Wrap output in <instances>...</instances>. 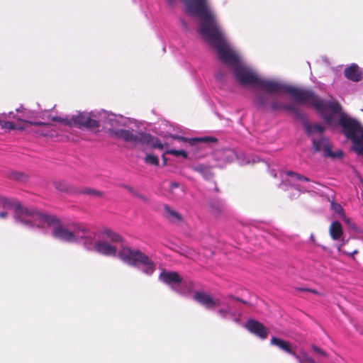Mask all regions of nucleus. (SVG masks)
<instances>
[{"mask_svg": "<svg viewBox=\"0 0 363 363\" xmlns=\"http://www.w3.org/2000/svg\"><path fill=\"white\" fill-rule=\"evenodd\" d=\"M132 195L135 197L140 199L141 201H143L145 203L149 202L148 198L136 189H135V191H133Z\"/></svg>", "mask_w": 363, "mask_h": 363, "instance_id": "ea45409f", "label": "nucleus"}, {"mask_svg": "<svg viewBox=\"0 0 363 363\" xmlns=\"http://www.w3.org/2000/svg\"><path fill=\"white\" fill-rule=\"evenodd\" d=\"M283 109L287 111H291L295 114L299 118H303V114L299 111L298 108H296L294 105L292 104H286L283 106Z\"/></svg>", "mask_w": 363, "mask_h": 363, "instance_id": "7c9ffc66", "label": "nucleus"}, {"mask_svg": "<svg viewBox=\"0 0 363 363\" xmlns=\"http://www.w3.org/2000/svg\"><path fill=\"white\" fill-rule=\"evenodd\" d=\"M313 149L315 152L323 151L325 155H330V144L327 138L320 137L318 139H313Z\"/></svg>", "mask_w": 363, "mask_h": 363, "instance_id": "a211bd4d", "label": "nucleus"}, {"mask_svg": "<svg viewBox=\"0 0 363 363\" xmlns=\"http://www.w3.org/2000/svg\"><path fill=\"white\" fill-rule=\"evenodd\" d=\"M174 139L178 140L179 141H186L187 139L182 136H174Z\"/></svg>", "mask_w": 363, "mask_h": 363, "instance_id": "8fccbe9b", "label": "nucleus"}, {"mask_svg": "<svg viewBox=\"0 0 363 363\" xmlns=\"http://www.w3.org/2000/svg\"><path fill=\"white\" fill-rule=\"evenodd\" d=\"M295 189H298V190H300V189H299V186H296L295 187Z\"/></svg>", "mask_w": 363, "mask_h": 363, "instance_id": "bf43d9fd", "label": "nucleus"}, {"mask_svg": "<svg viewBox=\"0 0 363 363\" xmlns=\"http://www.w3.org/2000/svg\"><path fill=\"white\" fill-rule=\"evenodd\" d=\"M234 300H235V301H240V302H241V303H244V304H245V305H250V303H249V302H247V301H245V300H243V299H242V298H238V297H237V298H234Z\"/></svg>", "mask_w": 363, "mask_h": 363, "instance_id": "de8ad7c7", "label": "nucleus"}, {"mask_svg": "<svg viewBox=\"0 0 363 363\" xmlns=\"http://www.w3.org/2000/svg\"><path fill=\"white\" fill-rule=\"evenodd\" d=\"M55 188L59 191H65L67 190V186L65 182H55Z\"/></svg>", "mask_w": 363, "mask_h": 363, "instance_id": "c03bdc74", "label": "nucleus"}, {"mask_svg": "<svg viewBox=\"0 0 363 363\" xmlns=\"http://www.w3.org/2000/svg\"><path fill=\"white\" fill-rule=\"evenodd\" d=\"M216 77L217 78V79L218 80H222L223 79V74L220 73V72H217L216 74Z\"/></svg>", "mask_w": 363, "mask_h": 363, "instance_id": "603ef678", "label": "nucleus"}, {"mask_svg": "<svg viewBox=\"0 0 363 363\" xmlns=\"http://www.w3.org/2000/svg\"><path fill=\"white\" fill-rule=\"evenodd\" d=\"M165 154L172 155L175 157L182 156L184 158H186L188 156L187 152L184 150H167L165 152Z\"/></svg>", "mask_w": 363, "mask_h": 363, "instance_id": "4c0bfd02", "label": "nucleus"}, {"mask_svg": "<svg viewBox=\"0 0 363 363\" xmlns=\"http://www.w3.org/2000/svg\"><path fill=\"white\" fill-rule=\"evenodd\" d=\"M268 99L267 96L259 94L255 99V103L258 108H264L267 104Z\"/></svg>", "mask_w": 363, "mask_h": 363, "instance_id": "473e14b6", "label": "nucleus"}, {"mask_svg": "<svg viewBox=\"0 0 363 363\" xmlns=\"http://www.w3.org/2000/svg\"><path fill=\"white\" fill-rule=\"evenodd\" d=\"M179 186V184L177 182H172L171 183V187L172 188H177Z\"/></svg>", "mask_w": 363, "mask_h": 363, "instance_id": "864d4df0", "label": "nucleus"}, {"mask_svg": "<svg viewBox=\"0 0 363 363\" xmlns=\"http://www.w3.org/2000/svg\"><path fill=\"white\" fill-rule=\"evenodd\" d=\"M286 93L299 104L311 105L318 112L323 115V119L328 123L333 121V116L325 114L326 110L334 113H341L342 106L337 101H325L318 97L312 90L288 85Z\"/></svg>", "mask_w": 363, "mask_h": 363, "instance_id": "7ed1b4c3", "label": "nucleus"}, {"mask_svg": "<svg viewBox=\"0 0 363 363\" xmlns=\"http://www.w3.org/2000/svg\"><path fill=\"white\" fill-rule=\"evenodd\" d=\"M228 297L231 299H233L234 300V298H236L235 296H233V295H229Z\"/></svg>", "mask_w": 363, "mask_h": 363, "instance_id": "13d9d810", "label": "nucleus"}, {"mask_svg": "<svg viewBox=\"0 0 363 363\" xmlns=\"http://www.w3.org/2000/svg\"><path fill=\"white\" fill-rule=\"evenodd\" d=\"M270 344L277 346L281 350L292 356L295 355V351L293 350L291 344L288 341L279 337H272L270 340Z\"/></svg>", "mask_w": 363, "mask_h": 363, "instance_id": "6ab92c4d", "label": "nucleus"}, {"mask_svg": "<svg viewBox=\"0 0 363 363\" xmlns=\"http://www.w3.org/2000/svg\"><path fill=\"white\" fill-rule=\"evenodd\" d=\"M256 86L264 89L268 94H276L280 92L286 93V89L288 87V85L260 77Z\"/></svg>", "mask_w": 363, "mask_h": 363, "instance_id": "9d476101", "label": "nucleus"}, {"mask_svg": "<svg viewBox=\"0 0 363 363\" xmlns=\"http://www.w3.org/2000/svg\"><path fill=\"white\" fill-rule=\"evenodd\" d=\"M52 120L53 121L59 122V123H63V124H65L66 125H68V126L71 127L70 118L69 117L62 118V117H60V116H55V117L52 118Z\"/></svg>", "mask_w": 363, "mask_h": 363, "instance_id": "58836bf2", "label": "nucleus"}, {"mask_svg": "<svg viewBox=\"0 0 363 363\" xmlns=\"http://www.w3.org/2000/svg\"><path fill=\"white\" fill-rule=\"evenodd\" d=\"M121 186L123 188L125 189L126 190H128L131 194L135 191V189H133V187H131V186H130L128 185H126V184H123V185H121Z\"/></svg>", "mask_w": 363, "mask_h": 363, "instance_id": "49530a36", "label": "nucleus"}, {"mask_svg": "<svg viewBox=\"0 0 363 363\" xmlns=\"http://www.w3.org/2000/svg\"><path fill=\"white\" fill-rule=\"evenodd\" d=\"M286 174L289 177H294L296 180L310 182V179L308 177L293 171H287Z\"/></svg>", "mask_w": 363, "mask_h": 363, "instance_id": "e433bc0d", "label": "nucleus"}, {"mask_svg": "<svg viewBox=\"0 0 363 363\" xmlns=\"http://www.w3.org/2000/svg\"><path fill=\"white\" fill-rule=\"evenodd\" d=\"M325 156L332 158H341L343 156V152L341 150L333 152L330 147V155H325Z\"/></svg>", "mask_w": 363, "mask_h": 363, "instance_id": "37998d69", "label": "nucleus"}, {"mask_svg": "<svg viewBox=\"0 0 363 363\" xmlns=\"http://www.w3.org/2000/svg\"><path fill=\"white\" fill-rule=\"evenodd\" d=\"M245 328L249 332L257 335L262 340H264L267 337V329L262 323L257 320H248L245 323Z\"/></svg>", "mask_w": 363, "mask_h": 363, "instance_id": "f8f14e48", "label": "nucleus"}, {"mask_svg": "<svg viewBox=\"0 0 363 363\" xmlns=\"http://www.w3.org/2000/svg\"><path fill=\"white\" fill-rule=\"evenodd\" d=\"M9 178L16 182H26L28 176L21 172L12 171L8 175Z\"/></svg>", "mask_w": 363, "mask_h": 363, "instance_id": "bb28decb", "label": "nucleus"}, {"mask_svg": "<svg viewBox=\"0 0 363 363\" xmlns=\"http://www.w3.org/2000/svg\"><path fill=\"white\" fill-rule=\"evenodd\" d=\"M109 135L116 139L122 140L127 143L139 144L141 141H146L149 136L143 135V132H134L125 129H109Z\"/></svg>", "mask_w": 363, "mask_h": 363, "instance_id": "0eeeda50", "label": "nucleus"}, {"mask_svg": "<svg viewBox=\"0 0 363 363\" xmlns=\"http://www.w3.org/2000/svg\"><path fill=\"white\" fill-rule=\"evenodd\" d=\"M164 217L170 223L179 225L184 220L183 216L177 211L173 210L168 205L163 206Z\"/></svg>", "mask_w": 363, "mask_h": 363, "instance_id": "f3484780", "label": "nucleus"}, {"mask_svg": "<svg viewBox=\"0 0 363 363\" xmlns=\"http://www.w3.org/2000/svg\"><path fill=\"white\" fill-rule=\"evenodd\" d=\"M342 252L344 255H346L348 257H350L353 260H355V255L358 254L359 252V251L358 249H354V250H342Z\"/></svg>", "mask_w": 363, "mask_h": 363, "instance_id": "a19ab883", "label": "nucleus"}, {"mask_svg": "<svg viewBox=\"0 0 363 363\" xmlns=\"http://www.w3.org/2000/svg\"><path fill=\"white\" fill-rule=\"evenodd\" d=\"M208 210L213 216H220L225 211V204L219 199H211L208 203Z\"/></svg>", "mask_w": 363, "mask_h": 363, "instance_id": "dca6fc26", "label": "nucleus"}, {"mask_svg": "<svg viewBox=\"0 0 363 363\" xmlns=\"http://www.w3.org/2000/svg\"><path fill=\"white\" fill-rule=\"evenodd\" d=\"M0 126L2 128L9 129V130L23 129L22 127L18 126L13 122L5 121L3 120H0Z\"/></svg>", "mask_w": 363, "mask_h": 363, "instance_id": "f704fd0d", "label": "nucleus"}, {"mask_svg": "<svg viewBox=\"0 0 363 363\" xmlns=\"http://www.w3.org/2000/svg\"><path fill=\"white\" fill-rule=\"evenodd\" d=\"M0 206L11 208L16 222L24 225L40 226L44 223L53 225L60 223L55 216L43 213L33 208L25 207L15 199L0 196Z\"/></svg>", "mask_w": 363, "mask_h": 363, "instance_id": "f03ea898", "label": "nucleus"}, {"mask_svg": "<svg viewBox=\"0 0 363 363\" xmlns=\"http://www.w3.org/2000/svg\"><path fill=\"white\" fill-rule=\"evenodd\" d=\"M162 165L165 166L167 164V159L165 157V153L162 155Z\"/></svg>", "mask_w": 363, "mask_h": 363, "instance_id": "3c124183", "label": "nucleus"}, {"mask_svg": "<svg viewBox=\"0 0 363 363\" xmlns=\"http://www.w3.org/2000/svg\"><path fill=\"white\" fill-rule=\"evenodd\" d=\"M339 124L345 136L352 140L353 150L363 156V128L359 123L341 113Z\"/></svg>", "mask_w": 363, "mask_h": 363, "instance_id": "20e7f679", "label": "nucleus"}, {"mask_svg": "<svg viewBox=\"0 0 363 363\" xmlns=\"http://www.w3.org/2000/svg\"><path fill=\"white\" fill-rule=\"evenodd\" d=\"M71 126L77 128H86L88 129H94L99 128L100 123L98 121L92 119L89 114L85 113H79L70 117Z\"/></svg>", "mask_w": 363, "mask_h": 363, "instance_id": "1a4fd4ad", "label": "nucleus"}, {"mask_svg": "<svg viewBox=\"0 0 363 363\" xmlns=\"http://www.w3.org/2000/svg\"><path fill=\"white\" fill-rule=\"evenodd\" d=\"M9 118H11L13 119H16L17 121H23L26 123H28V124H30V125H35V126H40V125H46L47 123H43V122H32L30 121H28L26 120L25 118H26V116L24 114L23 115H17V114H14L13 112H10L9 113Z\"/></svg>", "mask_w": 363, "mask_h": 363, "instance_id": "393cba45", "label": "nucleus"}, {"mask_svg": "<svg viewBox=\"0 0 363 363\" xmlns=\"http://www.w3.org/2000/svg\"><path fill=\"white\" fill-rule=\"evenodd\" d=\"M294 358H296L299 363H315V360L309 357L306 352H302L301 355H298L295 352V355H294Z\"/></svg>", "mask_w": 363, "mask_h": 363, "instance_id": "c756f323", "label": "nucleus"}, {"mask_svg": "<svg viewBox=\"0 0 363 363\" xmlns=\"http://www.w3.org/2000/svg\"><path fill=\"white\" fill-rule=\"evenodd\" d=\"M196 142L217 143L218 142V139L216 138H215V137H211V136H207V137L190 139V143L191 145L194 144Z\"/></svg>", "mask_w": 363, "mask_h": 363, "instance_id": "72a5a7b5", "label": "nucleus"}, {"mask_svg": "<svg viewBox=\"0 0 363 363\" xmlns=\"http://www.w3.org/2000/svg\"><path fill=\"white\" fill-rule=\"evenodd\" d=\"M175 0H168V2L170 4H173L174 3Z\"/></svg>", "mask_w": 363, "mask_h": 363, "instance_id": "4d7b16f0", "label": "nucleus"}, {"mask_svg": "<svg viewBox=\"0 0 363 363\" xmlns=\"http://www.w3.org/2000/svg\"><path fill=\"white\" fill-rule=\"evenodd\" d=\"M232 72L235 79L242 86H256L259 77L250 68L241 64V62L233 67Z\"/></svg>", "mask_w": 363, "mask_h": 363, "instance_id": "423d86ee", "label": "nucleus"}, {"mask_svg": "<svg viewBox=\"0 0 363 363\" xmlns=\"http://www.w3.org/2000/svg\"><path fill=\"white\" fill-rule=\"evenodd\" d=\"M52 235L55 238L61 241L74 242L75 235L73 234V230L70 231L60 224L54 228Z\"/></svg>", "mask_w": 363, "mask_h": 363, "instance_id": "ddd939ff", "label": "nucleus"}, {"mask_svg": "<svg viewBox=\"0 0 363 363\" xmlns=\"http://www.w3.org/2000/svg\"><path fill=\"white\" fill-rule=\"evenodd\" d=\"M144 161L147 164L155 166H158L160 164L158 157L151 154L146 155Z\"/></svg>", "mask_w": 363, "mask_h": 363, "instance_id": "c9c22d12", "label": "nucleus"}, {"mask_svg": "<svg viewBox=\"0 0 363 363\" xmlns=\"http://www.w3.org/2000/svg\"><path fill=\"white\" fill-rule=\"evenodd\" d=\"M74 237V242L79 240H84V245L88 249H91L93 240L95 238L96 233L91 231L87 226L84 225H78L74 226L73 229Z\"/></svg>", "mask_w": 363, "mask_h": 363, "instance_id": "6e6552de", "label": "nucleus"}, {"mask_svg": "<svg viewBox=\"0 0 363 363\" xmlns=\"http://www.w3.org/2000/svg\"><path fill=\"white\" fill-rule=\"evenodd\" d=\"M344 75L347 79L357 82L362 79L363 72L357 65L352 64L345 69Z\"/></svg>", "mask_w": 363, "mask_h": 363, "instance_id": "2eb2a0df", "label": "nucleus"}, {"mask_svg": "<svg viewBox=\"0 0 363 363\" xmlns=\"http://www.w3.org/2000/svg\"><path fill=\"white\" fill-rule=\"evenodd\" d=\"M311 348H312L313 351L314 352H315L317 354L324 357H328V354L325 351H323L321 348H320L319 347H318L315 345H313L311 346Z\"/></svg>", "mask_w": 363, "mask_h": 363, "instance_id": "79ce46f5", "label": "nucleus"}, {"mask_svg": "<svg viewBox=\"0 0 363 363\" xmlns=\"http://www.w3.org/2000/svg\"><path fill=\"white\" fill-rule=\"evenodd\" d=\"M79 193L82 194H88L94 197L101 198L104 196V193L103 191H99L97 189H91V188H84L79 191Z\"/></svg>", "mask_w": 363, "mask_h": 363, "instance_id": "cd10ccee", "label": "nucleus"}, {"mask_svg": "<svg viewBox=\"0 0 363 363\" xmlns=\"http://www.w3.org/2000/svg\"><path fill=\"white\" fill-rule=\"evenodd\" d=\"M143 135H147L149 137L147 138L146 141H141L140 144L150 145L153 148H158L160 150H162L164 148V145L162 144L161 141L158 138H155L150 134L145 133H143Z\"/></svg>", "mask_w": 363, "mask_h": 363, "instance_id": "4be33fe9", "label": "nucleus"}, {"mask_svg": "<svg viewBox=\"0 0 363 363\" xmlns=\"http://www.w3.org/2000/svg\"><path fill=\"white\" fill-rule=\"evenodd\" d=\"M305 290L311 291V292L314 293V294H317V291L315 290H313V289H305Z\"/></svg>", "mask_w": 363, "mask_h": 363, "instance_id": "5fc2aeb1", "label": "nucleus"}, {"mask_svg": "<svg viewBox=\"0 0 363 363\" xmlns=\"http://www.w3.org/2000/svg\"><path fill=\"white\" fill-rule=\"evenodd\" d=\"M8 216V213L6 211H2L0 213V218L5 219Z\"/></svg>", "mask_w": 363, "mask_h": 363, "instance_id": "09e8293b", "label": "nucleus"}, {"mask_svg": "<svg viewBox=\"0 0 363 363\" xmlns=\"http://www.w3.org/2000/svg\"><path fill=\"white\" fill-rule=\"evenodd\" d=\"M361 255H362V259L363 260V242H362V247L360 249Z\"/></svg>", "mask_w": 363, "mask_h": 363, "instance_id": "6e6d98bb", "label": "nucleus"}, {"mask_svg": "<svg viewBox=\"0 0 363 363\" xmlns=\"http://www.w3.org/2000/svg\"><path fill=\"white\" fill-rule=\"evenodd\" d=\"M193 298L207 309H213L219 305L218 300H214L210 294L201 291H195Z\"/></svg>", "mask_w": 363, "mask_h": 363, "instance_id": "9b49d317", "label": "nucleus"}, {"mask_svg": "<svg viewBox=\"0 0 363 363\" xmlns=\"http://www.w3.org/2000/svg\"><path fill=\"white\" fill-rule=\"evenodd\" d=\"M331 208L334 211V212L337 215V217L339 218H345V213L342 208V206L336 202L332 201L331 203Z\"/></svg>", "mask_w": 363, "mask_h": 363, "instance_id": "c85d7f7f", "label": "nucleus"}, {"mask_svg": "<svg viewBox=\"0 0 363 363\" xmlns=\"http://www.w3.org/2000/svg\"><path fill=\"white\" fill-rule=\"evenodd\" d=\"M194 169L200 173L206 179H211L213 177V174L211 171L210 167L203 164H199L195 167Z\"/></svg>", "mask_w": 363, "mask_h": 363, "instance_id": "5701e85b", "label": "nucleus"}, {"mask_svg": "<svg viewBox=\"0 0 363 363\" xmlns=\"http://www.w3.org/2000/svg\"><path fill=\"white\" fill-rule=\"evenodd\" d=\"M104 235L113 242H122L123 241L122 236L111 229H105Z\"/></svg>", "mask_w": 363, "mask_h": 363, "instance_id": "a878e982", "label": "nucleus"}, {"mask_svg": "<svg viewBox=\"0 0 363 363\" xmlns=\"http://www.w3.org/2000/svg\"><path fill=\"white\" fill-rule=\"evenodd\" d=\"M284 104H281L277 101H273L270 106V108L272 111H275L279 109H283Z\"/></svg>", "mask_w": 363, "mask_h": 363, "instance_id": "a18cd8bd", "label": "nucleus"}, {"mask_svg": "<svg viewBox=\"0 0 363 363\" xmlns=\"http://www.w3.org/2000/svg\"><path fill=\"white\" fill-rule=\"evenodd\" d=\"M118 256L123 262L130 266L142 265L143 267V272L147 274H152L155 271L153 262L140 250H133L129 247H122Z\"/></svg>", "mask_w": 363, "mask_h": 363, "instance_id": "39448f33", "label": "nucleus"}, {"mask_svg": "<svg viewBox=\"0 0 363 363\" xmlns=\"http://www.w3.org/2000/svg\"><path fill=\"white\" fill-rule=\"evenodd\" d=\"M330 237L335 240H339L342 235V225L339 221H333L329 227Z\"/></svg>", "mask_w": 363, "mask_h": 363, "instance_id": "412c9836", "label": "nucleus"}, {"mask_svg": "<svg viewBox=\"0 0 363 363\" xmlns=\"http://www.w3.org/2000/svg\"><path fill=\"white\" fill-rule=\"evenodd\" d=\"M16 111H17V112H20V109L19 108H17Z\"/></svg>", "mask_w": 363, "mask_h": 363, "instance_id": "052dcab7", "label": "nucleus"}, {"mask_svg": "<svg viewBox=\"0 0 363 363\" xmlns=\"http://www.w3.org/2000/svg\"><path fill=\"white\" fill-rule=\"evenodd\" d=\"M160 277L167 284H179L182 281V277L177 272H163L161 273Z\"/></svg>", "mask_w": 363, "mask_h": 363, "instance_id": "aec40b11", "label": "nucleus"}, {"mask_svg": "<svg viewBox=\"0 0 363 363\" xmlns=\"http://www.w3.org/2000/svg\"><path fill=\"white\" fill-rule=\"evenodd\" d=\"M304 128L306 133L309 135L313 134L314 132L322 133L325 130V128L320 124L310 125L307 122L304 123Z\"/></svg>", "mask_w": 363, "mask_h": 363, "instance_id": "b1692460", "label": "nucleus"}, {"mask_svg": "<svg viewBox=\"0 0 363 363\" xmlns=\"http://www.w3.org/2000/svg\"><path fill=\"white\" fill-rule=\"evenodd\" d=\"M97 252L106 256L116 257L117 255L116 247L110 245L106 241H99L94 245Z\"/></svg>", "mask_w": 363, "mask_h": 363, "instance_id": "4468645a", "label": "nucleus"}, {"mask_svg": "<svg viewBox=\"0 0 363 363\" xmlns=\"http://www.w3.org/2000/svg\"><path fill=\"white\" fill-rule=\"evenodd\" d=\"M186 12L200 17L199 33L216 50L219 60L231 69L240 62L239 57L229 48L216 20L208 7V0H181Z\"/></svg>", "mask_w": 363, "mask_h": 363, "instance_id": "f257e3e1", "label": "nucleus"}, {"mask_svg": "<svg viewBox=\"0 0 363 363\" xmlns=\"http://www.w3.org/2000/svg\"><path fill=\"white\" fill-rule=\"evenodd\" d=\"M345 224L352 230H353L355 233H362L363 231L362 230L358 227L354 222H352L350 218H347L346 215L345 216V218H341Z\"/></svg>", "mask_w": 363, "mask_h": 363, "instance_id": "2f4dec72", "label": "nucleus"}]
</instances>
